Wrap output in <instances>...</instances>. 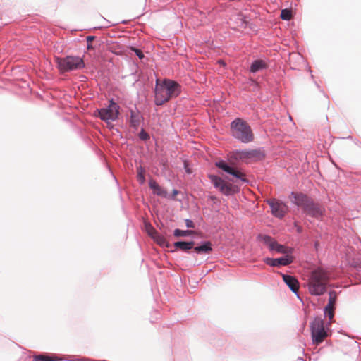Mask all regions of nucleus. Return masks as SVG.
<instances>
[{
    "instance_id": "nucleus-1",
    "label": "nucleus",
    "mask_w": 361,
    "mask_h": 361,
    "mask_svg": "<svg viewBox=\"0 0 361 361\" xmlns=\"http://www.w3.org/2000/svg\"><path fill=\"white\" fill-rule=\"evenodd\" d=\"M329 280V273L325 269L319 267L312 270L306 284L308 293L315 296L324 295L326 292Z\"/></svg>"
},
{
    "instance_id": "nucleus-2",
    "label": "nucleus",
    "mask_w": 361,
    "mask_h": 361,
    "mask_svg": "<svg viewBox=\"0 0 361 361\" xmlns=\"http://www.w3.org/2000/svg\"><path fill=\"white\" fill-rule=\"evenodd\" d=\"M180 93V86L171 80H164L162 82L157 80L155 87V104L162 105L170 99L176 97Z\"/></svg>"
},
{
    "instance_id": "nucleus-3",
    "label": "nucleus",
    "mask_w": 361,
    "mask_h": 361,
    "mask_svg": "<svg viewBox=\"0 0 361 361\" xmlns=\"http://www.w3.org/2000/svg\"><path fill=\"white\" fill-rule=\"evenodd\" d=\"M291 196L293 197L292 202L302 207L307 215L319 219L324 214V209L307 195L302 193L292 192Z\"/></svg>"
},
{
    "instance_id": "nucleus-4",
    "label": "nucleus",
    "mask_w": 361,
    "mask_h": 361,
    "mask_svg": "<svg viewBox=\"0 0 361 361\" xmlns=\"http://www.w3.org/2000/svg\"><path fill=\"white\" fill-rule=\"evenodd\" d=\"M232 135L243 142H249L253 140L250 127L240 118H237L231 125Z\"/></svg>"
},
{
    "instance_id": "nucleus-5",
    "label": "nucleus",
    "mask_w": 361,
    "mask_h": 361,
    "mask_svg": "<svg viewBox=\"0 0 361 361\" xmlns=\"http://www.w3.org/2000/svg\"><path fill=\"white\" fill-rule=\"evenodd\" d=\"M56 61L58 68L61 72L80 69L85 66L82 59L79 56L57 58Z\"/></svg>"
},
{
    "instance_id": "nucleus-6",
    "label": "nucleus",
    "mask_w": 361,
    "mask_h": 361,
    "mask_svg": "<svg viewBox=\"0 0 361 361\" xmlns=\"http://www.w3.org/2000/svg\"><path fill=\"white\" fill-rule=\"evenodd\" d=\"M311 333L313 343L319 345L328 336L324 329V321L321 318H315L311 323Z\"/></svg>"
},
{
    "instance_id": "nucleus-7",
    "label": "nucleus",
    "mask_w": 361,
    "mask_h": 361,
    "mask_svg": "<svg viewBox=\"0 0 361 361\" xmlns=\"http://www.w3.org/2000/svg\"><path fill=\"white\" fill-rule=\"evenodd\" d=\"M119 106L118 105L111 101L110 104L106 108H102L99 110H97V116L102 120L106 122H109V121H115L117 119L118 114H119Z\"/></svg>"
},
{
    "instance_id": "nucleus-8",
    "label": "nucleus",
    "mask_w": 361,
    "mask_h": 361,
    "mask_svg": "<svg viewBox=\"0 0 361 361\" xmlns=\"http://www.w3.org/2000/svg\"><path fill=\"white\" fill-rule=\"evenodd\" d=\"M267 203L271 207L272 214L277 218H283L288 211V207L276 199L269 200Z\"/></svg>"
},
{
    "instance_id": "nucleus-9",
    "label": "nucleus",
    "mask_w": 361,
    "mask_h": 361,
    "mask_svg": "<svg viewBox=\"0 0 361 361\" xmlns=\"http://www.w3.org/2000/svg\"><path fill=\"white\" fill-rule=\"evenodd\" d=\"M209 178L213 183L214 186L219 189L221 192L225 195H229L232 193V185L228 183L220 177L214 175H209Z\"/></svg>"
},
{
    "instance_id": "nucleus-10",
    "label": "nucleus",
    "mask_w": 361,
    "mask_h": 361,
    "mask_svg": "<svg viewBox=\"0 0 361 361\" xmlns=\"http://www.w3.org/2000/svg\"><path fill=\"white\" fill-rule=\"evenodd\" d=\"M216 166L222 169L223 171L233 175L235 178L240 179L243 181H246V179L244 178L245 175L243 173L235 170V169L229 166L224 161H219L216 162Z\"/></svg>"
},
{
    "instance_id": "nucleus-11",
    "label": "nucleus",
    "mask_w": 361,
    "mask_h": 361,
    "mask_svg": "<svg viewBox=\"0 0 361 361\" xmlns=\"http://www.w3.org/2000/svg\"><path fill=\"white\" fill-rule=\"evenodd\" d=\"M264 239L265 243L269 244L270 249L272 250H276L279 253L283 254L288 253L290 251V249H289L287 247H285L284 245L278 244L276 242L274 241L273 239L269 236H264Z\"/></svg>"
},
{
    "instance_id": "nucleus-12",
    "label": "nucleus",
    "mask_w": 361,
    "mask_h": 361,
    "mask_svg": "<svg viewBox=\"0 0 361 361\" xmlns=\"http://www.w3.org/2000/svg\"><path fill=\"white\" fill-rule=\"evenodd\" d=\"M293 262V259L291 257L286 255L278 259H271V258H267L265 259V262L273 267H278L281 265H288L290 264Z\"/></svg>"
},
{
    "instance_id": "nucleus-13",
    "label": "nucleus",
    "mask_w": 361,
    "mask_h": 361,
    "mask_svg": "<svg viewBox=\"0 0 361 361\" xmlns=\"http://www.w3.org/2000/svg\"><path fill=\"white\" fill-rule=\"evenodd\" d=\"M283 279L285 283L293 293H297L299 289V282L297 279L290 275L283 274Z\"/></svg>"
},
{
    "instance_id": "nucleus-14",
    "label": "nucleus",
    "mask_w": 361,
    "mask_h": 361,
    "mask_svg": "<svg viewBox=\"0 0 361 361\" xmlns=\"http://www.w3.org/2000/svg\"><path fill=\"white\" fill-rule=\"evenodd\" d=\"M262 153L257 150L243 151L240 153V159L259 158Z\"/></svg>"
},
{
    "instance_id": "nucleus-15",
    "label": "nucleus",
    "mask_w": 361,
    "mask_h": 361,
    "mask_svg": "<svg viewBox=\"0 0 361 361\" xmlns=\"http://www.w3.org/2000/svg\"><path fill=\"white\" fill-rule=\"evenodd\" d=\"M194 250L197 253H209L212 250V243L206 242L203 245L194 247Z\"/></svg>"
},
{
    "instance_id": "nucleus-16",
    "label": "nucleus",
    "mask_w": 361,
    "mask_h": 361,
    "mask_svg": "<svg viewBox=\"0 0 361 361\" xmlns=\"http://www.w3.org/2000/svg\"><path fill=\"white\" fill-rule=\"evenodd\" d=\"M195 243L193 241L190 242H176L174 243V246L176 248L180 249L182 250L186 251L193 248Z\"/></svg>"
},
{
    "instance_id": "nucleus-17",
    "label": "nucleus",
    "mask_w": 361,
    "mask_h": 361,
    "mask_svg": "<svg viewBox=\"0 0 361 361\" xmlns=\"http://www.w3.org/2000/svg\"><path fill=\"white\" fill-rule=\"evenodd\" d=\"M266 66L265 63L262 60L255 61L250 67V71L256 73L257 71L264 68Z\"/></svg>"
},
{
    "instance_id": "nucleus-18",
    "label": "nucleus",
    "mask_w": 361,
    "mask_h": 361,
    "mask_svg": "<svg viewBox=\"0 0 361 361\" xmlns=\"http://www.w3.org/2000/svg\"><path fill=\"white\" fill-rule=\"evenodd\" d=\"M152 239L161 247H168L166 238L158 232L152 237Z\"/></svg>"
},
{
    "instance_id": "nucleus-19",
    "label": "nucleus",
    "mask_w": 361,
    "mask_h": 361,
    "mask_svg": "<svg viewBox=\"0 0 361 361\" xmlns=\"http://www.w3.org/2000/svg\"><path fill=\"white\" fill-rule=\"evenodd\" d=\"M140 122V116L138 114L133 111L131 112L130 124L133 127H137Z\"/></svg>"
},
{
    "instance_id": "nucleus-20",
    "label": "nucleus",
    "mask_w": 361,
    "mask_h": 361,
    "mask_svg": "<svg viewBox=\"0 0 361 361\" xmlns=\"http://www.w3.org/2000/svg\"><path fill=\"white\" fill-rule=\"evenodd\" d=\"M145 170L143 167L140 166L137 168V180L140 181V183L141 184L144 183L145 181Z\"/></svg>"
},
{
    "instance_id": "nucleus-21",
    "label": "nucleus",
    "mask_w": 361,
    "mask_h": 361,
    "mask_svg": "<svg viewBox=\"0 0 361 361\" xmlns=\"http://www.w3.org/2000/svg\"><path fill=\"white\" fill-rule=\"evenodd\" d=\"M56 360L54 358L44 354H40L38 355H35L33 357L32 361H54Z\"/></svg>"
},
{
    "instance_id": "nucleus-22",
    "label": "nucleus",
    "mask_w": 361,
    "mask_h": 361,
    "mask_svg": "<svg viewBox=\"0 0 361 361\" xmlns=\"http://www.w3.org/2000/svg\"><path fill=\"white\" fill-rule=\"evenodd\" d=\"M281 18L285 20H289L292 18V12L288 9H283L281 12Z\"/></svg>"
},
{
    "instance_id": "nucleus-23",
    "label": "nucleus",
    "mask_w": 361,
    "mask_h": 361,
    "mask_svg": "<svg viewBox=\"0 0 361 361\" xmlns=\"http://www.w3.org/2000/svg\"><path fill=\"white\" fill-rule=\"evenodd\" d=\"M334 309L335 307L326 305L325 307V314L329 317V320H331L334 316Z\"/></svg>"
},
{
    "instance_id": "nucleus-24",
    "label": "nucleus",
    "mask_w": 361,
    "mask_h": 361,
    "mask_svg": "<svg viewBox=\"0 0 361 361\" xmlns=\"http://www.w3.org/2000/svg\"><path fill=\"white\" fill-rule=\"evenodd\" d=\"M336 293L335 291H331L329 293V302L327 305L333 306L334 307L336 301Z\"/></svg>"
},
{
    "instance_id": "nucleus-25",
    "label": "nucleus",
    "mask_w": 361,
    "mask_h": 361,
    "mask_svg": "<svg viewBox=\"0 0 361 361\" xmlns=\"http://www.w3.org/2000/svg\"><path fill=\"white\" fill-rule=\"evenodd\" d=\"M192 233V231H182L180 229H176L174 231V235L176 237L179 236H187L190 235Z\"/></svg>"
},
{
    "instance_id": "nucleus-26",
    "label": "nucleus",
    "mask_w": 361,
    "mask_h": 361,
    "mask_svg": "<svg viewBox=\"0 0 361 361\" xmlns=\"http://www.w3.org/2000/svg\"><path fill=\"white\" fill-rule=\"evenodd\" d=\"M145 230L148 235L152 238V237L157 233L154 228L148 224H145Z\"/></svg>"
},
{
    "instance_id": "nucleus-27",
    "label": "nucleus",
    "mask_w": 361,
    "mask_h": 361,
    "mask_svg": "<svg viewBox=\"0 0 361 361\" xmlns=\"http://www.w3.org/2000/svg\"><path fill=\"white\" fill-rule=\"evenodd\" d=\"M153 192L154 194H157V195H159L161 197H166L167 195L166 191H165L160 186L159 188H157L156 190H154Z\"/></svg>"
},
{
    "instance_id": "nucleus-28",
    "label": "nucleus",
    "mask_w": 361,
    "mask_h": 361,
    "mask_svg": "<svg viewBox=\"0 0 361 361\" xmlns=\"http://www.w3.org/2000/svg\"><path fill=\"white\" fill-rule=\"evenodd\" d=\"M139 137L142 140H147L149 138V136L147 133H146L144 130H142L139 134Z\"/></svg>"
},
{
    "instance_id": "nucleus-29",
    "label": "nucleus",
    "mask_w": 361,
    "mask_h": 361,
    "mask_svg": "<svg viewBox=\"0 0 361 361\" xmlns=\"http://www.w3.org/2000/svg\"><path fill=\"white\" fill-rule=\"evenodd\" d=\"M149 187L153 191L156 190L159 185L157 183V182L154 180H151L149 183Z\"/></svg>"
},
{
    "instance_id": "nucleus-30",
    "label": "nucleus",
    "mask_w": 361,
    "mask_h": 361,
    "mask_svg": "<svg viewBox=\"0 0 361 361\" xmlns=\"http://www.w3.org/2000/svg\"><path fill=\"white\" fill-rule=\"evenodd\" d=\"M149 187L153 191L156 190L159 185L157 183V182L154 180H151L149 183Z\"/></svg>"
},
{
    "instance_id": "nucleus-31",
    "label": "nucleus",
    "mask_w": 361,
    "mask_h": 361,
    "mask_svg": "<svg viewBox=\"0 0 361 361\" xmlns=\"http://www.w3.org/2000/svg\"><path fill=\"white\" fill-rule=\"evenodd\" d=\"M131 49L135 52L136 55L140 58V59H142L144 57V54L142 52L141 50L138 49H136V48H133V47H131Z\"/></svg>"
},
{
    "instance_id": "nucleus-32",
    "label": "nucleus",
    "mask_w": 361,
    "mask_h": 361,
    "mask_svg": "<svg viewBox=\"0 0 361 361\" xmlns=\"http://www.w3.org/2000/svg\"><path fill=\"white\" fill-rule=\"evenodd\" d=\"M185 224L188 228H194L195 227V224H194L193 221L190 219L185 220Z\"/></svg>"
},
{
    "instance_id": "nucleus-33",
    "label": "nucleus",
    "mask_w": 361,
    "mask_h": 361,
    "mask_svg": "<svg viewBox=\"0 0 361 361\" xmlns=\"http://www.w3.org/2000/svg\"><path fill=\"white\" fill-rule=\"evenodd\" d=\"M94 39V36H87V44L92 43V40Z\"/></svg>"
},
{
    "instance_id": "nucleus-34",
    "label": "nucleus",
    "mask_w": 361,
    "mask_h": 361,
    "mask_svg": "<svg viewBox=\"0 0 361 361\" xmlns=\"http://www.w3.org/2000/svg\"><path fill=\"white\" fill-rule=\"evenodd\" d=\"M87 49H89V50H90V49H93V47H92V44H91V43H90V44H87Z\"/></svg>"
},
{
    "instance_id": "nucleus-35",
    "label": "nucleus",
    "mask_w": 361,
    "mask_h": 361,
    "mask_svg": "<svg viewBox=\"0 0 361 361\" xmlns=\"http://www.w3.org/2000/svg\"><path fill=\"white\" fill-rule=\"evenodd\" d=\"M219 63L223 64V65H224V63L223 61H219Z\"/></svg>"
},
{
    "instance_id": "nucleus-36",
    "label": "nucleus",
    "mask_w": 361,
    "mask_h": 361,
    "mask_svg": "<svg viewBox=\"0 0 361 361\" xmlns=\"http://www.w3.org/2000/svg\"><path fill=\"white\" fill-rule=\"evenodd\" d=\"M188 173H191L188 169H186Z\"/></svg>"
}]
</instances>
